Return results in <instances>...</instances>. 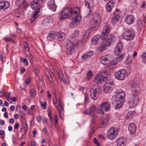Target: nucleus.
Masks as SVG:
<instances>
[{
	"instance_id": "1",
	"label": "nucleus",
	"mask_w": 146,
	"mask_h": 146,
	"mask_svg": "<svg viewBox=\"0 0 146 146\" xmlns=\"http://www.w3.org/2000/svg\"><path fill=\"white\" fill-rule=\"evenodd\" d=\"M139 86V84L137 83H135L132 86V94L128 102L130 108L135 107L139 102L138 90Z\"/></svg>"
},
{
	"instance_id": "2",
	"label": "nucleus",
	"mask_w": 146,
	"mask_h": 146,
	"mask_svg": "<svg viewBox=\"0 0 146 146\" xmlns=\"http://www.w3.org/2000/svg\"><path fill=\"white\" fill-rule=\"evenodd\" d=\"M115 95V98L114 101L116 102V105L115 106L116 109H118L121 107L122 104L125 101L124 97L125 94L122 90H117Z\"/></svg>"
},
{
	"instance_id": "3",
	"label": "nucleus",
	"mask_w": 146,
	"mask_h": 146,
	"mask_svg": "<svg viewBox=\"0 0 146 146\" xmlns=\"http://www.w3.org/2000/svg\"><path fill=\"white\" fill-rule=\"evenodd\" d=\"M102 40L103 41L98 48V50L100 52L106 50L107 46H109L111 45V42H115L116 40V38L113 35H111L106 39Z\"/></svg>"
},
{
	"instance_id": "4",
	"label": "nucleus",
	"mask_w": 146,
	"mask_h": 146,
	"mask_svg": "<svg viewBox=\"0 0 146 146\" xmlns=\"http://www.w3.org/2000/svg\"><path fill=\"white\" fill-rule=\"evenodd\" d=\"M44 0H34L33 3L34 6L37 7L39 10L36 11L32 15L30 19L31 22H32L34 21L35 19L38 16V14L39 12V10L40 9L41 4Z\"/></svg>"
},
{
	"instance_id": "5",
	"label": "nucleus",
	"mask_w": 146,
	"mask_h": 146,
	"mask_svg": "<svg viewBox=\"0 0 146 146\" xmlns=\"http://www.w3.org/2000/svg\"><path fill=\"white\" fill-rule=\"evenodd\" d=\"M73 14L72 9L69 7L64 9L58 17V19L60 21L70 17Z\"/></svg>"
},
{
	"instance_id": "6",
	"label": "nucleus",
	"mask_w": 146,
	"mask_h": 146,
	"mask_svg": "<svg viewBox=\"0 0 146 146\" xmlns=\"http://www.w3.org/2000/svg\"><path fill=\"white\" fill-rule=\"evenodd\" d=\"M135 36L134 31L132 29H126L123 34V37L127 40L133 39Z\"/></svg>"
},
{
	"instance_id": "7",
	"label": "nucleus",
	"mask_w": 146,
	"mask_h": 146,
	"mask_svg": "<svg viewBox=\"0 0 146 146\" xmlns=\"http://www.w3.org/2000/svg\"><path fill=\"white\" fill-rule=\"evenodd\" d=\"M127 74L126 70L124 69L119 70L116 72L114 74L115 78L118 80H124Z\"/></svg>"
},
{
	"instance_id": "8",
	"label": "nucleus",
	"mask_w": 146,
	"mask_h": 146,
	"mask_svg": "<svg viewBox=\"0 0 146 146\" xmlns=\"http://www.w3.org/2000/svg\"><path fill=\"white\" fill-rule=\"evenodd\" d=\"M117 134V129L112 127L110 129L107 135V137L110 139L113 140L116 137Z\"/></svg>"
},
{
	"instance_id": "9",
	"label": "nucleus",
	"mask_w": 146,
	"mask_h": 146,
	"mask_svg": "<svg viewBox=\"0 0 146 146\" xmlns=\"http://www.w3.org/2000/svg\"><path fill=\"white\" fill-rule=\"evenodd\" d=\"M110 34V28L109 26L105 25L103 28V29L101 33V39H106L109 38V36L111 35L108 36Z\"/></svg>"
},
{
	"instance_id": "10",
	"label": "nucleus",
	"mask_w": 146,
	"mask_h": 146,
	"mask_svg": "<svg viewBox=\"0 0 146 146\" xmlns=\"http://www.w3.org/2000/svg\"><path fill=\"white\" fill-rule=\"evenodd\" d=\"M113 81L110 80L107 82L104 87V91L106 94L109 93L112 90V86L113 85Z\"/></svg>"
},
{
	"instance_id": "11",
	"label": "nucleus",
	"mask_w": 146,
	"mask_h": 146,
	"mask_svg": "<svg viewBox=\"0 0 146 146\" xmlns=\"http://www.w3.org/2000/svg\"><path fill=\"white\" fill-rule=\"evenodd\" d=\"M75 45L72 42L69 41L68 42L66 48H67L66 53L68 55L70 54L72 52L74 51Z\"/></svg>"
},
{
	"instance_id": "12",
	"label": "nucleus",
	"mask_w": 146,
	"mask_h": 146,
	"mask_svg": "<svg viewBox=\"0 0 146 146\" xmlns=\"http://www.w3.org/2000/svg\"><path fill=\"white\" fill-rule=\"evenodd\" d=\"M123 47V44L122 42H118L115 48L114 53L116 55H118L121 54L122 51Z\"/></svg>"
},
{
	"instance_id": "13",
	"label": "nucleus",
	"mask_w": 146,
	"mask_h": 146,
	"mask_svg": "<svg viewBox=\"0 0 146 146\" xmlns=\"http://www.w3.org/2000/svg\"><path fill=\"white\" fill-rule=\"evenodd\" d=\"M135 19V17L133 15H128L125 17V21L127 24L131 25L133 23Z\"/></svg>"
},
{
	"instance_id": "14",
	"label": "nucleus",
	"mask_w": 146,
	"mask_h": 146,
	"mask_svg": "<svg viewBox=\"0 0 146 146\" xmlns=\"http://www.w3.org/2000/svg\"><path fill=\"white\" fill-rule=\"evenodd\" d=\"M90 96L91 98L94 100H96L98 97V93L96 89L91 88L90 90Z\"/></svg>"
},
{
	"instance_id": "15",
	"label": "nucleus",
	"mask_w": 146,
	"mask_h": 146,
	"mask_svg": "<svg viewBox=\"0 0 146 146\" xmlns=\"http://www.w3.org/2000/svg\"><path fill=\"white\" fill-rule=\"evenodd\" d=\"M56 39L59 41L62 42L65 38V34L62 32H56Z\"/></svg>"
},
{
	"instance_id": "16",
	"label": "nucleus",
	"mask_w": 146,
	"mask_h": 146,
	"mask_svg": "<svg viewBox=\"0 0 146 146\" xmlns=\"http://www.w3.org/2000/svg\"><path fill=\"white\" fill-rule=\"evenodd\" d=\"M124 55L122 54L115 58L112 61L111 63L113 65L117 64L118 63L121 61L124 58Z\"/></svg>"
},
{
	"instance_id": "17",
	"label": "nucleus",
	"mask_w": 146,
	"mask_h": 146,
	"mask_svg": "<svg viewBox=\"0 0 146 146\" xmlns=\"http://www.w3.org/2000/svg\"><path fill=\"white\" fill-rule=\"evenodd\" d=\"M124 55L122 54L115 58L112 61L111 63L113 65L117 64L118 63L121 61L124 58Z\"/></svg>"
},
{
	"instance_id": "18",
	"label": "nucleus",
	"mask_w": 146,
	"mask_h": 146,
	"mask_svg": "<svg viewBox=\"0 0 146 146\" xmlns=\"http://www.w3.org/2000/svg\"><path fill=\"white\" fill-rule=\"evenodd\" d=\"M47 6L49 9L52 10L53 12L56 11L57 6L55 4L54 0L49 1L48 3Z\"/></svg>"
},
{
	"instance_id": "19",
	"label": "nucleus",
	"mask_w": 146,
	"mask_h": 146,
	"mask_svg": "<svg viewBox=\"0 0 146 146\" xmlns=\"http://www.w3.org/2000/svg\"><path fill=\"white\" fill-rule=\"evenodd\" d=\"M82 19V16L81 15H77L74 18V20L72 21L70 25L71 28H73L74 26L76 25V23L80 21Z\"/></svg>"
},
{
	"instance_id": "20",
	"label": "nucleus",
	"mask_w": 146,
	"mask_h": 146,
	"mask_svg": "<svg viewBox=\"0 0 146 146\" xmlns=\"http://www.w3.org/2000/svg\"><path fill=\"white\" fill-rule=\"evenodd\" d=\"M110 108V104L108 102L102 103L100 105L101 110H104L106 111H109Z\"/></svg>"
},
{
	"instance_id": "21",
	"label": "nucleus",
	"mask_w": 146,
	"mask_h": 146,
	"mask_svg": "<svg viewBox=\"0 0 146 146\" xmlns=\"http://www.w3.org/2000/svg\"><path fill=\"white\" fill-rule=\"evenodd\" d=\"M94 80L96 83L97 84H99L101 83L103 81H106V78H104L101 75L97 74Z\"/></svg>"
},
{
	"instance_id": "22",
	"label": "nucleus",
	"mask_w": 146,
	"mask_h": 146,
	"mask_svg": "<svg viewBox=\"0 0 146 146\" xmlns=\"http://www.w3.org/2000/svg\"><path fill=\"white\" fill-rule=\"evenodd\" d=\"M128 130L130 134L133 135L135 133L136 128L134 123H131L129 124L128 126Z\"/></svg>"
},
{
	"instance_id": "23",
	"label": "nucleus",
	"mask_w": 146,
	"mask_h": 146,
	"mask_svg": "<svg viewBox=\"0 0 146 146\" xmlns=\"http://www.w3.org/2000/svg\"><path fill=\"white\" fill-rule=\"evenodd\" d=\"M47 39L49 41H52L54 39H56V32H51L49 33Z\"/></svg>"
},
{
	"instance_id": "24",
	"label": "nucleus",
	"mask_w": 146,
	"mask_h": 146,
	"mask_svg": "<svg viewBox=\"0 0 146 146\" xmlns=\"http://www.w3.org/2000/svg\"><path fill=\"white\" fill-rule=\"evenodd\" d=\"M113 14L114 16L111 19V22L114 25L118 21L119 19L120 18V16L118 13H116L115 12H114Z\"/></svg>"
},
{
	"instance_id": "25",
	"label": "nucleus",
	"mask_w": 146,
	"mask_h": 146,
	"mask_svg": "<svg viewBox=\"0 0 146 146\" xmlns=\"http://www.w3.org/2000/svg\"><path fill=\"white\" fill-rule=\"evenodd\" d=\"M125 141L124 138L120 137L118 138L116 141L117 146H125Z\"/></svg>"
},
{
	"instance_id": "26",
	"label": "nucleus",
	"mask_w": 146,
	"mask_h": 146,
	"mask_svg": "<svg viewBox=\"0 0 146 146\" xmlns=\"http://www.w3.org/2000/svg\"><path fill=\"white\" fill-rule=\"evenodd\" d=\"M10 6V4L7 1H3L0 3V10L2 9H6Z\"/></svg>"
},
{
	"instance_id": "27",
	"label": "nucleus",
	"mask_w": 146,
	"mask_h": 146,
	"mask_svg": "<svg viewBox=\"0 0 146 146\" xmlns=\"http://www.w3.org/2000/svg\"><path fill=\"white\" fill-rule=\"evenodd\" d=\"M94 54L93 52L92 51H89L87 52L85 54L83 55L81 58L83 60H86L88 58L91 57Z\"/></svg>"
},
{
	"instance_id": "28",
	"label": "nucleus",
	"mask_w": 146,
	"mask_h": 146,
	"mask_svg": "<svg viewBox=\"0 0 146 146\" xmlns=\"http://www.w3.org/2000/svg\"><path fill=\"white\" fill-rule=\"evenodd\" d=\"M114 2L113 1H110L107 3L106 6V9L108 12L111 11L112 8L114 6Z\"/></svg>"
},
{
	"instance_id": "29",
	"label": "nucleus",
	"mask_w": 146,
	"mask_h": 146,
	"mask_svg": "<svg viewBox=\"0 0 146 146\" xmlns=\"http://www.w3.org/2000/svg\"><path fill=\"white\" fill-rule=\"evenodd\" d=\"M96 110L95 106H93L85 111L84 113L86 114H90L92 112H94Z\"/></svg>"
},
{
	"instance_id": "30",
	"label": "nucleus",
	"mask_w": 146,
	"mask_h": 146,
	"mask_svg": "<svg viewBox=\"0 0 146 146\" xmlns=\"http://www.w3.org/2000/svg\"><path fill=\"white\" fill-rule=\"evenodd\" d=\"M101 124L103 126V127L106 125L109 121L108 117L107 116L105 117H102L101 118Z\"/></svg>"
},
{
	"instance_id": "31",
	"label": "nucleus",
	"mask_w": 146,
	"mask_h": 146,
	"mask_svg": "<svg viewBox=\"0 0 146 146\" xmlns=\"http://www.w3.org/2000/svg\"><path fill=\"white\" fill-rule=\"evenodd\" d=\"M90 33V30H88L84 33L83 36V42L85 43L89 38Z\"/></svg>"
},
{
	"instance_id": "32",
	"label": "nucleus",
	"mask_w": 146,
	"mask_h": 146,
	"mask_svg": "<svg viewBox=\"0 0 146 146\" xmlns=\"http://www.w3.org/2000/svg\"><path fill=\"white\" fill-rule=\"evenodd\" d=\"M100 38V35H98L95 36L92 39V41L94 44H96Z\"/></svg>"
},
{
	"instance_id": "33",
	"label": "nucleus",
	"mask_w": 146,
	"mask_h": 146,
	"mask_svg": "<svg viewBox=\"0 0 146 146\" xmlns=\"http://www.w3.org/2000/svg\"><path fill=\"white\" fill-rule=\"evenodd\" d=\"M110 73L109 72L104 70L101 73V75L104 78H106V81L107 80V78L110 77Z\"/></svg>"
},
{
	"instance_id": "34",
	"label": "nucleus",
	"mask_w": 146,
	"mask_h": 146,
	"mask_svg": "<svg viewBox=\"0 0 146 146\" xmlns=\"http://www.w3.org/2000/svg\"><path fill=\"white\" fill-rule=\"evenodd\" d=\"M61 81H63L65 84H68V79H67V80L66 81L65 79L63 78V75L62 74L58 76Z\"/></svg>"
},
{
	"instance_id": "35",
	"label": "nucleus",
	"mask_w": 146,
	"mask_h": 146,
	"mask_svg": "<svg viewBox=\"0 0 146 146\" xmlns=\"http://www.w3.org/2000/svg\"><path fill=\"white\" fill-rule=\"evenodd\" d=\"M93 74L91 70H89L87 73L86 77L85 78L86 80H89L93 76Z\"/></svg>"
},
{
	"instance_id": "36",
	"label": "nucleus",
	"mask_w": 146,
	"mask_h": 146,
	"mask_svg": "<svg viewBox=\"0 0 146 146\" xmlns=\"http://www.w3.org/2000/svg\"><path fill=\"white\" fill-rule=\"evenodd\" d=\"M134 112L133 111H130L128 112L126 115V118L127 119H131L133 116V114Z\"/></svg>"
},
{
	"instance_id": "37",
	"label": "nucleus",
	"mask_w": 146,
	"mask_h": 146,
	"mask_svg": "<svg viewBox=\"0 0 146 146\" xmlns=\"http://www.w3.org/2000/svg\"><path fill=\"white\" fill-rule=\"evenodd\" d=\"M141 56L142 62L144 64H146V52H143L141 54Z\"/></svg>"
},
{
	"instance_id": "38",
	"label": "nucleus",
	"mask_w": 146,
	"mask_h": 146,
	"mask_svg": "<svg viewBox=\"0 0 146 146\" xmlns=\"http://www.w3.org/2000/svg\"><path fill=\"white\" fill-rule=\"evenodd\" d=\"M52 19L51 17H48L47 18H46L45 19V20H44L42 23H43L44 24H46V23H50L52 21Z\"/></svg>"
},
{
	"instance_id": "39",
	"label": "nucleus",
	"mask_w": 146,
	"mask_h": 146,
	"mask_svg": "<svg viewBox=\"0 0 146 146\" xmlns=\"http://www.w3.org/2000/svg\"><path fill=\"white\" fill-rule=\"evenodd\" d=\"M24 47L25 48L24 52H25V50L29 52V45L28 42L27 41H24L23 42Z\"/></svg>"
},
{
	"instance_id": "40",
	"label": "nucleus",
	"mask_w": 146,
	"mask_h": 146,
	"mask_svg": "<svg viewBox=\"0 0 146 146\" xmlns=\"http://www.w3.org/2000/svg\"><path fill=\"white\" fill-rule=\"evenodd\" d=\"M106 56H102L100 59V63L103 64H104V62H106L108 60L107 59Z\"/></svg>"
},
{
	"instance_id": "41",
	"label": "nucleus",
	"mask_w": 146,
	"mask_h": 146,
	"mask_svg": "<svg viewBox=\"0 0 146 146\" xmlns=\"http://www.w3.org/2000/svg\"><path fill=\"white\" fill-rule=\"evenodd\" d=\"M36 94V90L34 89H32L31 90L30 94L31 96L33 98L35 97Z\"/></svg>"
},
{
	"instance_id": "42",
	"label": "nucleus",
	"mask_w": 146,
	"mask_h": 146,
	"mask_svg": "<svg viewBox=\"0 0 146 146\" xmlns=\"http://www.w3.org/2000/svg\"><path fill=\"white\" fill-rule=\"evenodd\" d=\"M79 34V32L78 31H75L72 33L71 35V37L72 38H76L78 36Z\"/></svg>"
},
{
	"instance_id": "43",
	"label": "nucleus",
	"mask_w": 146,
	"mask_h": 146,
	"mask_svg": "<svg viewBox=\"0 0 146 146\" xmlns=\"http://www.w3.org/2000/svg\"><path fill=\"white\" fill-rule=\"evenodd\" d=\"M23 126L26 132L28 131V127L26 121L25 122H23Z\"/></svg>"
},
{
	"instance_id": "44",
	"label": "nucleus",
	"mask_w": 146,
	"mask_h": 146,
	"mask_svg": "<svg viewBox=\"0 0 146 146\" xmlns=\"http://www.w3.org/2000/svg\"><path fill=\"white\" fill-rule=\"evenodd\" d=\"M84 2L85 3V7H87V8L89 9L90 11V3L88 2L86 0H85Z\"/></svg>"
},
{
	"instance_id": "45",
	"label": "nucleus",
	"mask_w": 146,
	"mask_h": 146,
	"mask_svg": "<svg viewBox=\"0 0 146 146\" xmlns=\"http://www.w3.org/2000/svg\"><path fill=\"white\" fill-rule=\"evenodd\" d=\"M34 71L36 74H38L39 72L38 68L37 66L34 67Z\"/></svg>"
},
{
	"instance_id": "46",
	"label": "nucleus",
	"mask_w": 146,
	"mask_h": 146,
	"mask_svg": "<svg viewBox=\"0 0 146 146\" xmlns=\"http://www.w3.org/2000/svg\"><path fill=\"white\" fill-rule=\"evenodd\" d=\"M22 60H23V63H25L26 65L28 64V61L26 58H20L21 61Z\"/></svg>"
},
{
	"instance_id": "47",
	"label": "nucleus",
	"mask_w": 146,
	"mask_h": 146,
	"mask_svg": "<svg viewBox=\"0 0 146 146\" xmlns=\"http://www.w3.org/2000/svg\"><path fill=\"white\" fill-rule=\"evenodd\" d=\"M33 55L31 54L29 55V61L31 63H33Z\"/></svg>"
},
{
	"instance_id": "48",
	"label": "nucleus",
	"mask_w": 146,
	"mask_h": 146,
	"mask_svg": "<svg viewBox=\"0 0 146 146\" xmlns=\"http://www.w3.org/2000/svg\"><path fill=\"white\" fill-rule=\"evenodd\" d=\"M89 102V96L88 95L86 94L85 96V102L88 103Z\"/></svg>"
},
{
	"instance_id": "49",
	"label": "nucleus",
	"mask_w": 146,
	"mask_h": 146,
	"mask_svg": "<svg viewBox=\"0 0 146 146\" xmlns=\"http://www.w3.org/2000/svg\"><path fill=\"white\" fill-rule=\"evenodd\" d=\"M47 104V102L46 101H44L43 103L41 104V106L42 108L44 109H45L46 108V105Z\"/></svg>"
},
{
	"instance_id": "50",
	"label": "nucleus",
	"mask_w": 146,
	"mask_h": 146,
	"mask_svg": "<svg viewBox=\"0 0 146 146\" xmlns=\"http://www.w3.org/2000/svg\"><path fill=\"white\" fill-rule=\"evenodd\" d=\"M58 111H59V113L60 118L61 119H64V116L63 113H62V111H61L60 110V109H58Z\"/></svg>"
},
{
	"instance_id": "51",
	"label": "nucleus",
	"mask_w": 146,
	"mask_h": 146,
	"mask_svg": "<svg viewBox=\"0 0 146 146\" xmlns=\"http://www.w3.org/2000/svg\"><path fill=\"white\" fill-rule=\"evenodd\" d=\"M108 60H111V59L113 58V56L112 54H108L106 56Z\"/></svg>"
},
{
	"instance_id": "52",
	"label": "nucleus",
	"mask_w": 146,
	"mask_h": 146,
	"mask_svg": "<svg viewBox=\"0 0 146 146\" xmlns=\"http://www.w3.org/2000/svg\"><path fill=\"white\" fill-rule=\"evenodd\" d=\"M21 7L22 8H23L26 9L27 7V5L26 3L23 1L22 3Z\"/></svg>"
},
{
	"instance_id": "53",
	"label": "nucleus",
	"mask_w": 146,
	"mask_h": 146,
	"mask_svg": "<svg viewBox=\"0 0 146 146\" xmlns=\"http://www.w3.org/2000/svg\"><path fill=\"white\" fill-rule=\"evenodd\" d=\"M4 40L6 41L11 42L13 40L11 38H9L7 37H5L4 38Z\"/></svg>"
},
{
	"instance_id": "54",
	"label": "nucleus",
	"mask_w": 146,
	"mask_h": 146,
	"mask_svg": "<svg viewBox=\"0 0 146 146\" xmlns=\"http://www.w3.org/2000/svg\"><path fill=\"white\" fill-rule=\"evenodd\" d=\"M48 80L51 82V84H52L54 83L53 79L51 75H49V76H48Z\"/></svg>"
},
{
	"instance_id": "55",
	"label": "nucleus",
	"mask_w": 146,
	"mask_h": 146,
	"mask_svg": "<svg viewBox=\"0 0 146 146\" xmlns=\"http://www.w3.org/2000/svg\"><path fill=\"white\" fill-rule=\"evenodd\" d=\"M59 106H60V110L61 111H62V112L63 111H64V106L62 103V104H59Z\"/></svg>"
},
{
	"instance_id": "56",
	"label": "nucleus",
	"mask_w": 146,
	"mask_h": 146,
	"mask_svg": "<svg viewBox=\"0 0 146 146\" xmlns=\"http://www.w3.org/2000/svg\"><path fill=\"white\" fill-rule=\"evenodd\" d=\"M93 23H94L96 25H97L98 27V26L99 25V24L98 23V20L97 19H96L95 18H94L93 19Z\"/></svg>"
},
{
	"instance_id": "57",
	"label": "nucleus",
	"mask_w": 146,
	"mask_h": 146,
	"mask_svg": "<svg viewBox=\"0 0 146 146\" xmlns=\"http://www.w3.org/2000/svg\"><path fill=\"white\" fill-rule=\"evenodd\" d=\"M54 119L55 120V124L56 125L58 123V119L57 117V116L56 114H54Z\"/></svg>"
},
{
	"instance_id": "58",
	"label": "nucleus",
	"mask_w": 146,
	"mask_h": 146,
	"mask_svg": "<svg viewBox=\"0 0 146 146\" xmlns=\"http://www.w3.org/2000/svg\"><path fill=\"white\" fill-rule=\"evenodd\" d=\"M94 142L96 144L97 146H100V144L99 143L98 141H97L96 138H94Z\"/></svg>"
},
{
	"instance_id": "59",
	"label": "nucleus",
	"mask_w": 146,
	"mask_h": 146,
	"mask_svg": "<svg viewBox=\"0 0 146 146\" xmlns=\"http://www.w3.org/2000/svg\"><path fill=\"white\" fill-rule=\"evenodd\" d=\"M131 60H130V58L128 57L125 60V62L126 64H130Z\"/></svg>"
},
{
	"instance_id": "60",
	"label": "nucleus",
	"mask_w": 146,
	"mask_h": 146,
	"mask_svg": "<svg viewBox=\"0 0 146 146\" xmlns=\"http://www.w3.org/2000/svg\"><path fill=\"white\" fill-rule=\"evenodd\" d=\"M31 79L30 78H29L25 80V84L26 85L29 84L31 82Z\"/></svg>"
},
{
	"instance_id": "61",
	"label": "nucleus",
	"mask_w": 146,
	"mask_h": 146,
	"mask_svg": "<svg viewBox=\"0 0 146 146\" xmlns=\"http://www.w3.org/2000/svg\"><path fill=\"white\" fill-rule=\"evenodd\" d=\"M94 132V131L93 128H92L90 132L88 134V135H89V136L90 137H91L92 136V133H93Z\"/></svg>"
},
{
	"instance_id": "62",
	"label": "nucleus",
	"mask_w": 146,
	"mask_h": 146,
	"mask_svg": "<svg viewBox=\"0 0 146 146\" xmlns=\"http://www.w3.org/2000/svg\"><path fill=\"white\" fill-rule=\"evenodd\" d=\"M4 95L5 96V97L6 98H9L10 96V94L9 92H6L4 94Z\"/></svg>"
},
{
	"instance_id": "63",
	"label": "nucleus",
	"mask_w": 146,
	"mask_h": 146,
	"mask_svg": "<svg viewBox=\"0 0 146 146\" xmlns=\"http://www.w3.org/2000/svg\"><path fill=\"white\" fill-rule=\"evenodd\" d=\"M19 123H16L14 125V128L15 129H18L19 128Z\"/></svg>"
},
{
	"instance_id": "64",
	"label": "nucleus",
	"mask_w": 146,
	"mask_h": 146,
	"mask_svg": "<svg viewBox=\"0 0 146 146\" xmlns=\"http://www.w3.org/2000/svg\"><path fill=\"white\" fill-rule=\"evenodd\" d=\"M20 114L21 117L23 119L25 118V115L24 113L23 112H21L20 113Z\"/></svg>"
}]
</instances>
